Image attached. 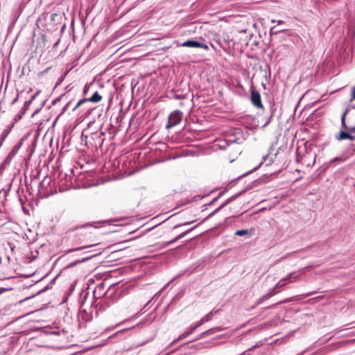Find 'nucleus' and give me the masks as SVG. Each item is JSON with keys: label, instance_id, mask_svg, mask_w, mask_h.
<instances>
[{"label": "nucleus", "instance_id": "f257e3e1", "mask_svg": "<svg viewBox=\"0 0 355 355\" xmlns=\"http://www.w3.org/2000/svg\"><path fill=\"white\" fill-rule=\"evenodd\" d=\"M340 131L335 135V139L338 141L349 139L355 140V107L353 110L347 108L341 116Z\"/></svg>", "mask_w": 355, "mask_h": 355}, {"label": "nucleus", "instance_id": "f03ea898", "mask_svg": "<svg viewBox=\"0 0 355 355\" xmlns=\"http://www.w3.org/2000/svg\"><path fill=\"white\" fill-rule=\"evenodd\" d=\"M82 136V141H85L88 147L94 148L96 151L101 149L105 140V132L101 130L92 132L89 136Z\"/></svg>", "mask_w": 355, "mask_h": 355}, {"label": "nucleus", "instance_id": "7ed1b4c3", "mask_svg": "<svg viewBox=\"0 0 355 355\" xmlns=\"http://www.w3.org/2000/svg\"><path fill=\"white\" fill-rule=\"evenodd\" d=\"M354 153H355V147L352 144V145H351L348 148V149L347 150L346 152H345V153H342L341 155L336 157L335 158L332 159L329 162L324 163L322 165V167L324 169H327V168H329V167H331L333 165L334 166H336V165H338V164H340L341 163H343L349 157L352 156L354 154Z\"/></svg>", "mask_w": 355, "mask_h": 355}, {"label": "nucleus", "instance_id": "20e7f679", "mask_svg": "<svg viewBox=\"0 0 355 355\" xmlns=\"http://www.w3.org/2000/svg\"><path fill=\"white\" fill-rule=\"evenodd\" d=\"M183 117V113L180 110H175L171 113L168 118L167 129L180 123Z\"/></svg>", "mask_w": 355, "mask_h": 355}, {"label": "nucleus", "instance_id": "39448f33", "mask_svg": "<svg viewBox=\"0 0 355 355\" xmlns=\"http://www.w3.org/2000/svg\"><path fill=\"white\" fill-rule=\"evenodd\" d=\"M252 187H250V188L248 187V188L243 189V191L238 192L237 193L233 195L228 199H227L220 207H218L217 209H216L214 211H213L211 214H209L206 218H211V216H213L214 214H216L217 212H218L220 209H222L223 208L226 207L228 204H230L233 200H236L238 197L241 196L246 191L250 189Z\"/></svg>", "mask_w": 355, "mask_h": 355}, {"label": "nucleus", "instance_id": "423d86ee", "mask_svg": "<svg viewBox=\"0 0 355 355\" xmlns=\"http://www.w3.org/2000/svg\"><path fill=\"white\" fill-rule=\"evenodd\" d=\"M101 98L102 96L99 94V93L98 92H95L90 98L80 99L77 103L76 105L72 109V110L75 111L78 107H80L82 105L89 102L98 103L101 100Z\"/></svg>", "mask_w": 355, "mask_h": 355}, {"label": "nucleus", "instance_id": "0eeeda50", "mask_svg": "<svg viewBox=\"0 0 355 355\" xmlns=\"http://www.w3.org/2000/svg\"><path fill=\"white\" fill-rule=\"evenodd\" d=\"M250 100L253 105L257 108H263V105L261 100V95L253 87H251V97Z\"/></svg>", "mask_w": 355, "mask_h": 355}, {"label": "nucleus", "instance_id": "6e6552de", "mask_svg": "<svg viewBox=\"0 0 355 355\" xmlns=\"http://www.w3.org/2000/svg\"><path fill=\"white\" fill-rule=\"evenodd\" d=\"M182 46H185V47H191V48H201V49H203L205 50L209 49V46L207 44L201 43L198 41L191 40L185 41L182 44Z\"/></svg>", "mask_w": 355, "mask_h": 355}, {"label": "nucleus", "instance_id": "1a4fd4ad", "mask_svg": "<svg viewBox=\"0 0 355 355\" xmlns=\"http://www.w3.org/2000/svg\"><path fill=\"white\" fill-rule=\"evenodd\" d=\"M196 328L194 327V325L193 324H191L189 327H188L185 331L181 334L180 335V336L178 337V339L175 340L173 343H172V345L177 343L178 341L179 340H181L185 338H187V336H189L190 334H191L193 332H194L196 331Z\"/></svg>", "mask_w": 355, "mask_h": 355}, {"label": "nucleus", "instance_id": "9d476101", "mask_svg": "<svg viewBox=\"0 0 355 355\" xmlns=\"http://www.w3.org/2000/svg\"><path fill=\"white\" fill-rule=\"evenodd\" d=\"M195 228V227L187 230L186 232H182L181 234H180L179 235H178L176 237H175L174 239H173L172 240L169 241H167V242H165L162 244V245L164 247H166V246H168L175 242H176L177 241L180 240V239L183 238L184 236H185L189 232H190L191 230H193V229Z\"/></svg>", "mask_w": 355, "mask_h": 355}, {"label": "nucleus", "instance_id": "9b49d317", "mask_svg": "<svg viewBox=\"0 0 355 355\" xmlns=\"http://www.w3.org/2000/svg\"><path fill=\"white\" fill-rule=\"evenodd\" d=\"M30 107V101H26L24 103V107L21 110V111L15 116L14 118V122L16 123L18 121H19L23 115L26 112V111L28 110Z\"/></svg>", "mask_w": 355, "mask_h": 355}, {"label": "nucleus", "instance_id": "f8f14e48", "mask_svg": "<svg viewBox=\"0 0 355 355\" xmlns=\"http://www.w3.org/2000/svg\"><path fill=\"white\" fill-rule=\"evenodd\" d=\"M278 291H273L272 289L268 291L266 295H263L261 297L259 298L256 302L255 306L259 305L261 303H262L263 301L268 300L270 297L274 295L275 294L277 293Z\"/></svg>", "mask_w": 355, "mask_h": 355}, {"label": "nucleus", "instance_id": "ddd939ff", "mask_svg": "<svg viewBox=\"0 0 355 355\" xmlns=\"http://www.w3.org/2000/svg\"><path fill=\"white\" fill-rule=\"evenodd\" d=\"M92 257H93V256H89V257H83L82 259L77 260L76 261H73V262L70 263L67 266H66V268H72V267L76 266L78 263L85 262V261L90 259Z\"/></svg>", "mask_w": 355, "mask_h": 355}, {"label": "nucleus", "instance_id": "4468645a", "mask_svg": "<svg viewBox=\"0 0 355 355\" xmlns=\"http://www.w3.org/2000/svg\"><path fill=\"white\" fill-rule=\"evenodd\" d=\"M96 245V244H90V245H83V246H81V247H79V248H71V249L68 250L66 252V253H71V252H73L85 250V249H87V248H89L95 246Z\"/></svg>", "mask_w": 355, "mask_h": 355}, {"label": "nucleus", "instance_id": "2eb2a0df", "mask_svg": "<svg viewBox=\"0 0 355 355\" xmlns=\"http://www.w3.org/2000/svg\"><path fill=\"white\" fill-rule=\"evenodd\" d=\"M286 279L282 278L276 285L275 287L272 288L273 291H275V289L277 288H283L287 284Z\"/></svg>", "mask_w": 355, "mask_h": 355}, {"label": "nucleus", "instance_id": "dca6fc26", "mask_svg": "<svg viewBox=\"0 0 355 355\" xmlns=\"http://www.w3.org/2000/svg\"><path fill=\"white\" fill-rule=\"evenodd\" d=\"M223 329L222 327H214V328H211L210 329H208L207 331H205V333L207 334V336L212 334H214V333H216V332H219V331H223Z\"/></svg>", "mask_w": 355, "mask_h": 355}, {"label": "nucleus", "instance_id": "f3484780", "mask_svg": "<svg viewBox=\"0 0 355 355\" xmlns=\"http://www.w3.org/2000/svg\"><path fill=\"white\" fill-rule=\"evenodd\" d=\"M309 268V266L301 268L297 271L289 273V277L291 276H295V277H300V275L305 272V270Z\"/></svg>", "mask_w": 355, "mask_h": 355}, {"label": "nucleus", "instance_id": "a211bd4d", "mask_svg": "<svg viewBox=\"0 0 355 355\" xmlns=\"http://www.w3.org/2000/svg\"><path fill=\"white\" fill-rule=\"evenodd\" d=\"M213 313H207L206 315H205L202 320L203 321L204 323L207 322H209L210 321L211 319H212V317H213Z\"/></svg>", "mask_w": 355, "mask_h": 355}, {"label": "nucleus", "instance_id": "6ab92c4d", "mask_svg": "<svg viewBox=\"0 0 355 355\" xmlns=\"http://www.w3.org/2000/svg\"><path fill=\"white\" fill-rule=\"evenodd\" d=\"M248 230H239L235 232V234L236 236H243V235L248 234Z\"/></svg>", "mask_w": 355, "mask_h": 355}, {"label": "nucleus", "instance_id": "aec40b11", "mask_svg": "<svg viewBox=\"0 0 355 355\" xmlns=\"http://www.w3.org/2000/svg\"><path fill=\"white\" fill-rule=\"evenodd\" d=\"M270 111H271V114H270L269 118L268 119L267 121L266 122V123L263 125V127L267 126L271 122V119L273 116L274 109L272 107H271Z\"/></svg>", "mask_w": 355, "mask_h": 355}, {"label": "nucleus", "instance_id": "412c9836", "mask_svg": "<svg viewBox=\"0 0 355 355\" xmlns=\"http://www.w3.org/2000/svg\"><path fill=\"white\" fill-rule=\"evenodd\" d=\"M92 85H93L92 83L85 85L84 89H83V94L84 95L87 94V93L89 92L90 87H92Z\"/></svg>", "mask_w": 355, "mask_h": 355}, {"label": "nucleus", "instance_id": "4be33fe9", "mask_svg": "<svg viewBox=\"0 0 355 355\" xmlns=\"http://www.w3.org/2000/svg\"><path fill=\"white\" fill-rule=\"evenodd\" d=\"M9 133V130H4L2 133V135H1L0 137V140H1V142H3L4 139H6V137L8 136Z\"/></svg>", "mask_w": 355, "mask_h": 355}, {"label": "nucleus", "instance_id": "5701e85b", "mask_svg": "<svg viewBox=\"0 0 355 355\" xmlns=\"http://www.w3.org/2000/svg\"><path fill=\"white\" fill-rule=\"evenodd\" d=\"M203 324H204V322H203L202 320L200 319L199 321L194 322L192 324L194 325L196 329H197Z\"/></svg>", "mask_w": 355, "mask_h": 355}, {"label": "nucleus", "instance_id": "b1692460", "mask_svg": "<svg viewBox=\"0 0 355 355\" xmlns=\"http://www.w3.org/2000/svg\"><path fill=\"white\" fill-rule=\"evenodd\" d=\"M206 336H207V334L205 333V331H204V332L200 334L198 336V337L196 338L193 340H198L202 339V338H205Z\"/></svg>", "mask_w": 355, "mask_h": 355}, {"label": "nucleus", "instance_id": "393cba45", "mask_svg": "<svg viewBox=\"0 0 355 355\" xmlns=\"http://www.w3.org/2000/svg\"><path fill=\"white\" fill-rule=\"evenodd\" d=\"M193 222H194V220L190 221V222H187V223H184L182 224V225H190V224L193 223ZM180 226H181L180 224H178V225H175L173 228L176 229V228H178V227H179Z\"/></svg>", "mask_w": 355, "mask_h": 355}, {"label": "nucleus", "instance_id": "a878e982", "mask_svg": "<svg viewBox=\"0 0 355 355\" xmlns=\"http://www.w3.org/2000/svg\"><path fill=\"white\" fill-rule=\"evenodd\" d=\"M355 99V86L352 89L351 98L350 101Z\"/></svg>", "mask_w": 355, "mask_h": 355}, {"label": "nucleus", "instance_id": "bb28decb", "mask_svg": "<svg viewBox=\"0 0 355 355\" xmlns=\"http://www.w3.org/2000/svg\"><path fill=\"white\" fill-rule=\"evenodd\" d=\"M65 94H62L60 96L58 97L53 101V104L55 105L57 102L60 101V99L63 97H64Z\"/></svg>", "mask_w": 355, "mask_h": 355}, {"label": "nucleus", "instance_id": "cd10ccee", "mask_svg": "<svg viewBox=\"0 0 355 355\" xmlns=\"http://www.w3.org/2000/svg\"><path fill=\"white\" fill-rule=\"evenodd\" d=\"M71 104V102H68L64 106V107L62 108V114L64 113V112H66V110L68 109V107H69Z\"/></svg>", "mask_w": 355, "mask_h": 355}, {"label": "nucleus", "instance_id": "c85d7f7f", "mask_svg": "<svg viewBox=\"0 0 355 355\" xmlns=\"http://www.w3.org/2000/svg\"><path fill=\"white\" fill-rule=\"evenodd\" d=\"M316 293H317V291H312V292H309V293H304V294L302 295V296H304V297H309V296H311V295H313V294H315Z\"/></svg>", "mask_w": 355, "mask_h": 355}, {"label": "nucleus", "instance_id": "c756f323", "mask_svg": "<svg viewBox=\"0 0 355 355\" xmlns=\"http://www.w3.org/2000/svg\"><path fill=\"white\" fill-rule=\"evenodd\" d=\"M295 253V252H291V253H288L286 254H285L284 256H283L282 257L280 258L281 260L282 259H286L288 258L289 256H291V254Z\"/></svg>", "mask_w": 355, "mask_h": 355}, {"label": "nucleus", "instance_id": "7c9ffc66", "mask_svg": "<svg viewBox=\"0 0 355 355\" xmlns=\"http://www.w3.org/2000/svg\"><path fill=\"white\" fill-rule=\"evenodd\" d=\"M218 200V197L216 196V198H214L209 203H208L207 205H205V206L206 205H212L213 203H214L216 201H217Z\"/></svg>", "mask_w": 355, "mask_h": 355}, {"label": "nucleus", "instance_id": "2f4dec72", "mask_svg": "<svg viewBox=\"0 0 355 355\" xmlns=\"http://www.w3.org/2000/svg\"><path fill=\"white\" fill-rule=\"evenodd\" d=\"M284 279H286L287 283L293 282V280L291 279V277H289V274L287 276H286L285 277H284Z\"/></svg>", "mask_w": 355, "mask_h": 355}, {"label": "nucleus", "instance_id": "473e14b6", "mask_svg": "<svg viewBox=\"0 0 355 355\" xmlns=\"http://www.w3.org/2000/svg\"><path fill=\"white\" fill-rule=\"evenodd\" d=\"M10 290V288H0V295L3 293L5 291Z\"/></svg>", "mask_w": 355, "mask_h": 355}, {"label": "nucleus", "instance_id": "72a5a7b5", "mask_svg": "<svg viewBox=\"0 0 355 355\" xmlns=\"http://www.w3.org/2000/svg\"><path fill=\"white\" fill-rule=\"evenodd\" d=\"M110 127L109 128V131H110V132H109V134H110V135L111 136V137L112 138V137H114V135L113 134V132H111V131H110V130L113 128V125H112V124H110Z\"/></svg>", "mask_w": 355, "mask_h": 355}, {"label": "nucleus", "instance_id": "f704fd0d", "mask_svg": "<svg viewBox=\"0 0 355 355\" xmlns=\"http://www.w3.org/2000/svg\"><path fill=\"white\" fill-rule=\"evenodd\" d=\"M58 17V15H57V14H55V13H53V14H52V15H51V20H52V21H54V20H55V17Z\"/></svg>", "mask_w": 355, "mask_h": 355}, {"label": "nucleus", "instance_id": "c9c22d12", "mask_svg": "<svg viewBox=\"0 0 355 355\" xmlns=\"http://www.w3.org/2000/svg\"><path fill=\"white\" fill-rule=\"evenodd\" d=\"M37 94H35L33 95V96H31V99L28 101H30V105L32 103L33 101L35 99V96H36V95H37Z\"/></svg>", "mask_w": 355, "mask_h": 355}, {"label": "nucleus", "instance_id": "e433bc0d", "mask_svg": "<svg viewBox=\"0 0 355 355\" xmlns=\"http://www.w3.org/2000/svg\"><path fill=\"white\" fill-rule=\"evenodd\" d=\"M125 330H126V329H123V330H121V331H118L116 333H115L113 336H111V337H110L109 338H112V337H113L114 336L117 335V334H121V333L123 332V331H125Z\"/></svg>", "mask_w": 355, "mask_h": 355}, {"label": "nucleus", "instance_id": "4c0bfd02", "mask_svg": "<svg viewBox=\"0 0 355 355\" xmlns=\"http://www.w3.org/2000/svg\"><path fill=\"white\" fill-rule=\"evenodd\" d=\"M19 98V94H17V97L12 101V104H15Z\"/></svg>", "mask_w": 355, "mask_h": 355}, {"label": "nucleus", "instance_id": "58836bf2", "mask_svg": "<svg viewBox=\"0 0 355 355\" xmlns=\"http://www.w3.org/2000/svg\"><path fill=\"white\" fill-rule=\"evenodd\" d=\"M225 193V191H223L219 193V194L218 195V198L219 199L221 196H223V195Z\"/></svg>", "mask_w": 355, "mask_h": 355}, {"label": "nucleus", "instance_id": "ea45409f", "mask_svg": "<svg viewBox=\"0 0 355 355\" xmlns=\"http://www.w3.org/2000/svg\"><path fill=\"white\" fill-rule=\"evenodd\" d=\"M291 278L293 282L296 281L299 278V277L291 276Z\"/></svg>", "mask_w": 355, "mask_h": 355}, {"label": "nucleus", "instance_id": "a19ab883", "mask_svg": "<svg viewBox=\"0 0 355 355\" xmlns=\"http://www.w3.org/2000/svg\"><path fill=\"white\" fill-rule=\"evenodd\" d=\"M174 98H177V99H181V98H182L183 97H182V96L175 94V95L174 96Z\"/></svg>", "mask_w": 355, "mask_h": 355}, {"label": "nucleus", "instance_id": "79ce46f5", "mask_svg": "<svg viewBox=\"0 0 355 355\" xmlns=\"http://www.w3.org/2000/svg\"><path fill=\"white\" fill-rule=\"evenodd\" d=\"M218 312V310L213 309L210 313H213V315Z\"/></svg>", "mask_w": 355, "mask_h": 355}, {"label": "nucleus", "instance_id": "37998d69", "mask_svg": "<svg viewBox=\"0 0 355 355\" xmlns=\"http://www.w3.org/2000/svg\"><path fill=\"white\" fill-rule=\"evenodd\" d=\"M90 112H91V110H90V109H87V110H85V112H86L87 114H89Z\"/></svg>", "mask_w": 355, "mask_h": 355}, {"label": "nucleus", "instance_id": "c03bdc74", "mask_svg": "<svg viewBox=\"0 0 355 355\" xmlns=\"http://www.w3.org/2000/svg\"><path fill=\"white\" fill-rule=\"evenodd\" d=\"M277 23H278L279 24H283V23H284V21H282V20H279V21H277Z\"/></svg>", "mask_w": 355, "mask_h": 355}, {"label": "nucleus", "instance_id": "a18cd8bd", "mask_svg": "<svg viewBox=\"0 0 355 355\" xmlns=\"http://www.w3.org/2000/svg\"><path fill=\"white\" fill-rule=\"evenodd\" d=\"M235 141H236V140H235V139H233V140L230 139V140H229V142H232V143L235 142Z\"/></svg>", "mask_w": 355, "mask_h": 355}, {"label": "nucleus", "instance_id": "49530a36", "mask_svg": "<svg viewBox=\"0 0 355 355\" xmlns=\"http://www.w3.org/2000/svg\"><path fill=\"white\" fill-rule=\"evenodd\" d=\"M257 168H254L253 170L250 171L248 173H252V171H254L257 170Z\"/></svg>", "mask_w": 355, "mask_h": 355}, {"label": "nucleus", "instance_id": "de8ad7c7", "mask_svg": "<svg viewBox=\"0 0 355 355\" xmlns=\"http://www.w3.org/2000/svg\"><path fill=\"white\" fill-rule=\"evenodd\" d=\"M121 324V323L116 324V325L115 326V327H116L119 326ZM114 327H112V329H114Z\"/></svg>", "mask_w": 355, "mask_h": 355}, {"label": "nucleus", "instance_id": "09e8293b", "mask_svg": "<svg viewBox=\"0 0 355 355\" xmlns=\"http://www.w3.org/2000/svg\"><path fill=\"white\" fill-rule=\"evenodd\" d=\"M100 254V252L96 253V255ZM93 257L95 256V254L92 255Z\"/></svg>", "mask_w": 355, "mask_h": 355}, {"label": "nucleus", "instance_id": "8fccbe9b", "mask_svg": "<svg viewBox=\"0 0 355 355\" xmlns=\"http://www.w3.org/2000/svg\"><path fill=\"white\" fill-rule=\"evenodd\" d=\"M100 254V252L96 253V255ZM93 257L95 256V254L92 255Z\"/></svg>", "mask_w": 355, "mask_h": 355}, {"label": "nucleus", "instance_id": "3c124183", "mask_svg": "<svg viewBox=\"0 0 355 355\" xmlns=\"http://www.w3.org/2000/svg\"><path fill=\"white\" fill-rule=\"evenodd\" d=\"M3 142H1V140H0V147L1 146Z\"/></svg>", "mask_w": 355, "mask_h": 355}, {"label": "nucleus", "instance_id": "603ef678", "mask_svg": "<svg viewBox=\"0 0 355 355\" xmlns=\"http://www.w3.org/2000/svg\"><path fill=\"white\" fill-rule=\"evenodd\" d=\"M3 142H1V140H0V147L1 146Z\"/></svg>", "mask_w": 355, "mask_h": 355}, {"label": "nucleus", "instance_id": "864d4df0", "mask_svg": "<svg viewBox=\"0 0 355 355\" xmlns=\"http://www.w3.org/2000/svg\"><path fill=\"white\" fill-rule=\"evenodd\" d=\"M48 288H49V286H47L44 289V291H45V290H46V289H48Z\"/></svg>", "mask_w": 355, "mask_h": 355}, {"label": "nucleus", "instance_id": "5fc2aeb1", "mask_svg": "<svg viewBox=\"0 0 355 355\" xmlns=\"http://www.w3.org/2000/svg\"><path fill=\"white\" fill-rule=\"evenodd\" d=\"M87 226H88V225H85L82 227H87Z\"/></svg>", "mask_w": 355, "mask_h": 355}, {"label": "nucleus", "instance_id": "6e6d98bb", "mask_svg": "<svg viewBox=\"0 0 355 355\" xmlns=\"http://www.w3.org/2000/svg\"><path fill=\"white\" fill-rule=\"evenodd\" d=\"M55 278H54L53 279H52V282L51 283H53L54 281H55Z\"/></svg>", "mask_w": 355, "mask_h": 355}]
</instances>
